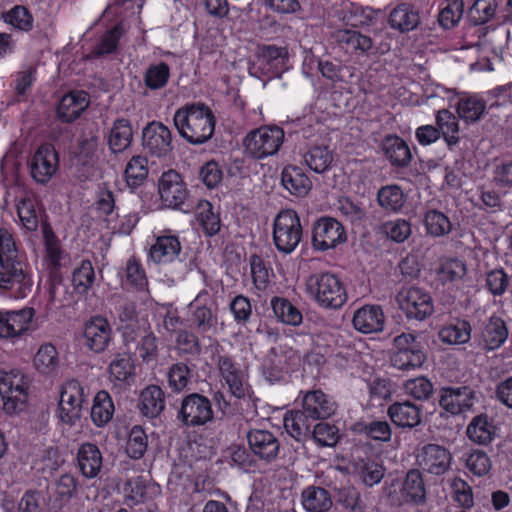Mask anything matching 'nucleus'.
Listing matches in <instances>:
<instances>
[{
  "label": "nucleus",
  "instance_id": "f257e3e1",
  "mask_svg": "<svg viewBox=\"0 0 512 512\" xmlns=\"http://www.w3.org/2000/svg\"><path fill=\"white\" fill-rule=\"evenodd\" d=\"M33 288L32 273L21 259L13 235L0 228V294L24 299Z\"/></svg>",
  "mask_w": 512,
  "mask_h": 512
},
{
  "label": "nucleus",
  "instance_id": "f03ea898",
  "mask_svg": "<svg viewBox=\"0 0 512 512\" xmlns=\"http://www.w3.org/2000/svg\"><path fill=\"white\" fill-rule=\"evenodd\" d=\"M179 135L192 145H201L214 134L216 119L204 103L186 104L176 110L173 117Z\"/></svg>",
  "mask_w": 512,
  "mask_h": 512
},
{
  "label": "nucleus",
  "instance_id": "7ed1b4c3",
  "mask_svg": "<svg viewBox=\"0 0 512 512\" xmlns=\"http://www.w3.org/2000/svg\"><path fill=\"white\" fill-rule=\"evenodd\" d=\"M306 291L322 308L338 309L347 301V293L341 279L331 272H316L306 279Z\"/></svg>",
  "mask_w": 512,
  "mask_h": 512
},
{
  "label": "nucleus",
  "instance_id": "20e7f679",
  "mask_svg": "<svg viewBox=\"0 0 512 512\" xmlns=\"http://www.w3.org/2000/svg\"><path fill=\"white\" fill-rule=\"evenodd\" d=\"M218 369L221 382L227 386L230 397L236 400L252 403L255 409L256 398L248 381V374L234 358L228 354H217L213 358Z\"/></svg>",
  "mask_w": 512,
  "mask_h": 512
},
{
  "label": "nucleus",
  "instance_id": "39448f33",
  "mask_svg": "<svg viewBox=\"0 0 512 512\" xmlns=\"http://www.w3.org/2000/svg\"><path fill=\"white\" fill-rule=\"evenodd\" d=\"M303 238V228L296 211L281 210L273 222V242L280 253L291 254Z\"/></svg>",
  "mask_w": 512,
  "mask_h": 512
},
{
  "label": "nucleus",
  "instance_id": "423d86ee",
  "mask_svg": "<svg viewBox=\"0 0 512 512\" xmlns=\"http://www.w3.org/2000/svg\"><path fill=\"white\" fill-rule=\"evenodd\" d=\"M284 140V131L278 126H262L250 131L244 138L245 152L254 159L275 155Z\"/></svg>",
  "mask_w": 512,
  "mask_h": 512
},
{
  "label": "nucleus",
  "instance_id": "0eeeda50",
  "mask_svg": "<svg viewBox=\"0 0 512 512\" xmlns=\"http://www.w3.org/2000/svg\"><path fill=\"white\" fill-rule=\"evenodd\" d=\"M176 418L187 428L204 426L214 419L212 401L197 392L187 394L181 399Z\"/></svg>",
  "mask_w": 512,
  "mask_h": 512
},
{
  "label": "nucleus",
  "instance_id": "6e6552de",
  "mask_svg": "<svg viewBox=\"0 0 512 512\" xmlns=\"http://www.w3.org/2000/svg\"><path fill=\"white\" fill-rule=\"evenodd\" d=\"M476 402L478 393L469 385L442 386L438 390L439 407L452 416L472 411Z\"/></svg>",
  "mask_w": 512,
  "mask_h": 512
},
{
  "label": "nucleus",
  "instance_id": "1a4fd4ad",
  "mask_svg": "<svg viewBox=\"0 0 512 512\" xmlns=\"http://www.w3.org/2000/svg\"><path fill=\"white\" fill-rule=\"evenodd\" d=\"M87 400L84 389L77 380L65 383L58 403V417L68 426H74L82 417L83 405Z\"/></svg>",
  "mask_w": 512,
  "mask_h": 512
},
{
  "label": "nucleus",
  "instance_id": "9d476101",
  "mask_svg": "<svg viewBox=\"0 0 512 512\" xmlns=\"http://www.w3.org/2000/svg\"><path fill=\"white\" fill-rule=\"evenodd\" d=\"M142 146L151 157H170L174 150L171 130L160 121L149 122L142 130Z\"/></svg>",
  "mask_w": 512,
  "mask_h": 512
},
{
  "label": "nucleus",
  "instance_id": "9b49d317",
  "mask_svg": "<svg viewBox=\"0 0 512 512\" xmlns=\"http://www.w3.org/2000/svg\"><path fill=\"white\" fill-rule=\"evenodd\" d=\"M162 201L169 207L189 213L194 204L188 199L187 190L181 176L174 170L162 174L158 184Z\"/></svg>",
  "mask_w": 512,
  "mask_h": 512
},
{
  "label": "nucleus",
  "instance_id": "f8f14e48",
  "mask_svg": "<svg viewBox=\"0 0 512 512\" xmlns=\"http://www.w3.org/2000/svg\"><path fill=\"white\" fill-rule=\"evenodd\" d=\"M28 381L20 372L6 374L0 379L3 409L8 414L23 410L28 398Z\"/></svg>",
  "mask_w": 512,
  "mask_h": 512
},
{
  "label": "nucleus",
  "instance_id": "ddd939ff",
  "mask_svg": "<svg viewBox=\"0 0 512 512\" xmlns=\"http://www.w3.org/2000/svg\"><path fill=\"white\" fill-rule=\"evenodd\" d=\"M397 301L408 319L423 321L434 311L431 295L418 287L401 290L397 295Z\"/></svg>",
  "mask_w": 512,
  "mask_h": 512
},
{
  "label": "nucleus",
  "instance_id": "4468645a",
  "mask_svg": "<svg viewBox=\"0 0 512 512\" xmlns=\"http://www.w3.org/2000/svg\"><path fill=\"white\" fill-rule=\"evenodd\" d=\"M256 63L250 68L252 75L259 70L269 78L280 77L286 69L288 61V51L285 47L276 45L258 46L256 52Z\"/></svg>",
  "mask_w": 512,
  "mask_h": 512
},
{
  "label": "nucleus",
  "instance_id": "2eb2a0df",
  "mask_svg": "<svg viewBox=\"0 0 512 512\" xmlns=\"http://www.w3.org/2000/svg\"><path fill=\"white\" fill-rule=\"evenodd\" d=\"M346 241L343 225L332 217H321L312 227V246L327 251Z\"/></svg>",
  "mask_w": 512,
  "mask_h": 512
},
{
  "label": "nucleus",
  "instance_id": "dca6fc26",
  "mask_svg": "<svg viewBox=\"0 0 512 512\" xmlns=\"http://www.w3.org/2000/svg\"><path fill=\"white\" fill-rule=\"evenodd\" d=\"M246 438L250 451L260 461L271 464L278 459L281 444L273 432L264 429H250Z\"/></svg>",
  "mask_w": 512,
  "mask_h": 512
},
{
  "label": "nucleus",
  "instance_id": "f3484780",
  "mask_svg": "<svg viewBox=\"0 0 512 512\" xmlns=\"http://www.w3.org/2000/svg\"><path fill=\"white\" fill-rule=\"evenodd\" d=\"M84 345L94 353H102L112 341V327L109 321L100 315L90 318L83 331Z\"/></svg>",
  "mask_w": 512,
  "mask_h": 512
},
{
  "label": "nucleus",
  "instance_id": "a211bd4d",
  "mask_svg": "<svg viewBox=\"0 0 512 512\" xmlns=\"http://www.w3.org/2000/svg\"><path fill=\"white\" fill-rule=\"evenodd\" d=\"M29 168L36 182L46 184L58 168V155L54 147L50 144L41 145L32 156Z\"/></svg>",
  "mask_w": 512,
  "mask_h": 512
},
{
  "label": "nucleus",
  "instance_id": "6ab92c4d",
  "mask_svg": "<svg viewBox=\"0 0 512 512\" xmlns=\"http://www.w3.org/2000/svg\"><path fill=\"white\" fill-rule=\"evenodd\" d=\"M212 304L208 292L204 290L189 305L192 325L200 334L216 329L218 319L216 312L212 310Z\"/></svg>",
  "mask_w": 512,
  "mask_h": 512
},
{
  "label": "nucleus",
  "instance_id": "aec40b11",
  "mask_svg": "<svg viewBox=\"0 0 512 512\" xmlns=\"http://www.w3.org/2000/svg\"><path fill=\"white\" fill-rule=\"evenodd\" d=\"M417 461L424 471L441 476L450 469L452 454L444 446L430 443L421 449Z\"/></svg>",
  "mask_w": 512,
  "mask_h": 512
},
{
  "label": "nucleus",
  "instance_id": "412c9836",
  "mask_svg": "<svg viewBox=\"0 0 512 512\" xmlns=\"http://www.w3.org/2000/svg\"><path fill=\"white\" fill-rule=\"evenodd\" d=\"M338 405L334 399L321 390L307 391L302 398V410L311 420H325L333 416Z\"/></svg>",
  "mask_w": 512,
  "mask_h": 512
},
{
  "label": "nucleus",
  "instance_id": "4be33fe9",
  "mask_svg": "<svg viewBox=\"0 0 512 512\" xmlns=\"http://www.w3.org/2000/svg\"><path fill=\"white\" fill-rule=\"evenodd\" d=\"M509 330L505 320L493 314L485 319L480 328V345L485 351H494L500 348L507 340Z\"/></svg>",
  "mask_w": 512,
  "mask_h": 512
},
{
  "label": "nucleus",
  "instance_id": "5701e85b",
  "mask_svg": "<svg viewBox=\"0 0 512 512\" xmlns=\"http://www.w3.org/2000/svg\"><path fill=\"white\" fill-rule=\"evenodd\" d=\"M35 315L34 308L0 312V338H14L28 330Z\"/></svg>",
  "mask_w": 512,
  "mask_h": 512
},
{
  "label": "nucleus",
  "instance_id": "b1692460",
  "mask_svg": "<svg viewBox=\"0 0 512 512\" xmlns=\"http://www.w3.org/2000/svg\"><path fill=\"white\" fill-rule=\"evenodd\" d=\"M351 430L369 442L378 444L389 443L393 436L390 423L383 419H361L352 425Z\"/></svg>",
  "mask_w": 512,
  "mask_h": 512
},
{
  "label": "nucleus",
  "instance_id": "393cba45",
  "mask_svg": "<svg viewBox=\"0 0 512 512\" xmlns=\"http://www.w3.org/2000/svg\"><path fill=\"white\" fill-rule=\"evenodd\" d=\"M89 106L88 93L76 90L64 95L57 107L58 118L65 123H71Z\"/></svg>",
  "mask_w": 512,
  "mask_h": 512
},
{
  "label": "nucleus",
  "instance_id": "a878e982",
  "mask_svg": "<svg viewBox=\"0 0 512 512\" xmlns=\"http://www.w3.org/2000/svg\"><path fill=\"white\" fill-rule=\"evenodd\" d=\"M387 415L395 426L402 429H413L421 423L420 407L410 401L391 404Z\"/></svg>",
  "mask_w": 512,
  "mask_h": 512
},
{
  "label": "nucleus",
  "instance_id": "bb28decb",
  "mask_svg": "<svg viewBox=\"0 0 512 512\" xmlns=\"http://www.w3.org/2000/svg\"><path fill=\"white\" fill-rule=\"evenodd\" d=\"M384 313L379 305H365L354 313L353 326L356 330L369 334L382 331Z\"/></svg>",
  "mask_w": 512,
  "mask_h": 512
},
{
  "label": "nucleus",
  "instance_id": "cd10ccee",
  "mask_svg": "<svg viewBox=\"0 0 512 512\" xmlns=\"http://www.w3.org/2000/svg\"><path fill=\"white\" fill-rule=\"evenodd\" d=\"M281 183L291 195L296 197L306 196L312 188V181L302 168L295 165H287L283 168Z\"/></svg>",
  "mask_w": 512,
  "mask_h": 512
},
{
  "label": "nucleus",
  "instance_id": "c85d7f7f",
  "mask_svg": "<svg viewBox=\"0 0 512 512\" xmlns=\"http://www.w3.org/2000/svg\"><path fill=\"white\" fill-rule=\"evenodd\" d=\"M78 466L86 478L96 477L102 468L103 458L96 444L86 442L80 445L77 452Z\"/></svg>",
  "mask_w": 512,
  "mask_h": 512
},
{
  "label": "nucleus",
  "instance_id": "c756f323",
  "mask_svg": "<svg viewBox=\"0 0 512 512\" xmlns=\"http://www.w3.org/2000/svg\"><path fill=\"white\" fill-rule=\"evenodd\" d=\"M181 244L175 235H162L157 237L150 248V257L155 263H172L180 256Z\"/></svg>",
  "mask_w": 512,
  "mask_h": 512
},
{
  "label": "nucleus",
  "instance_id": "7c9ffc66",
  "mask_svg": "<svg viewBox=\"0 0 512 512\" xmlns=\"http://www.w3.org/2000/svg\"><path fill=\"white\" fill-rule=\"evenodd\" d=\"M382 150L392 166L404 168L412 160L409 146L397 135H387L383 139Z\"/></svg>",
  "mask_w": 512,
  "mask_h": 512
},
{
  "label": "nucleus",
  "instance_id": "2f4dec72",
  "mask_svg": "<svg viewBox=\"0 0 512 512\" xmlns=\"http://www.w3.org/2000/svg\"><path fill=\"white\" fill-rule=\"evenodd\" d=\"M388 23L401 33L410 32L420 24L419 12L411 4H399L390 12Z\"/></svg>",
  "mask_w": 512,
  "mask_h": 512
},
{
  "label": "nucleus",
  "instance_id": "473e14b6",
  "mask_svg": "<svg viewBox=\"0 0 512 512\" xmlns=\"http://www.w3.org/2000/svg\"><path fill=\"white\" fill-rule=\"evenodd\" d=\"M401 493L406 502L422 505L426 502V486L423 473L419 469H410L404 478Z\"/></svg>",
  "mask_w": 512,
  "mask_h": 512
},
{
  "label": "nucleus",
  "instance_id": "72a5a7b5",
  "mask_svg": "<svg viewBox=\"0 0 512 512\" xmlns=\"http://www.w3.org/2000/svg\"><path fill=\"white\" fill-rule=\"evenodd\" d=\"M435 122L446 145L453 151L460 142L458 117L448 109L437 111Z\"/></svg>",
  "mask_w": 512,
  "mask_h": 512
},
{
  "label": "nucleus",
  "instance_id": "f704fd0d",
  "mask_svg": "<svg viewBox=\"0 0 512 512\" xmlns=\"http://www.w3.org/2000/svg\"><path fill=\"white\" fill-rule=\"evenodd\" d=\"M311 418L303 410H292L285 414L283 423L286 432L298 442H304L311 435Z\"/></svg>",
  "mask_w": 512,
  "mask_h": 512
},
{
  "label": "nucleus",
  "instance_id": "c9c22d12",
  "mask_svg": "<svg viewBox=\"0 0 512 512\" xmlns=\"http://www.w3.org/2000/svg\"><path fill=\"white\" fill-rule=\"evenodd\" d=\"M164 408L165 394L159 386L150 385L141 392L139 409L143 416L155 418Z\"/></svg>",
  "mask_w": 512,
  "mask_h": 512
},
{
  "label": "nucleus",
  "instance_id": "e433bc0d",
  "mask_svg": "<svg viewBox=\"0 0 512 512\" xmlns=\"http://www.w3.org/2000/svg\"><path fill=\"white\" fill-rule=\"evenodd\" d=\"M99 144V131L95 125L83 129L78 139L77 159L82 165H92Z\"/></svg>",
  "mask_w": 512,
  "mask_h": 512
},
{
  "label": "nucleus",
  "instance_id": "4c0bfd02",
  "mask_svg": "<svg viewBox=\"0 0 512 512\" xmlns=\"http://www.w3.org/2000/svg\"><path fill=\"white\" fill-rule=\"evenodd\" d=\"M133 129L128 119L119 118L113 122L110 129L108 145L113 153L125 151L132 143Z\"/></svg>",
  "mask_w": 512,
  "mask_h": 512
},
{
  "label": "nucleus",
  "instance_id": "58836bf2",
  "mask_svg": "<svg viewBox=\"0 0 512 512\" xmlns=\"http://www.w3.org/2000/svg\"><path fill=\"white\" fill-rule=\"evenodd\" d=\"M282 347H272L262 364V373L269 382H278L283 378L286 369V353Z\"/></svg>",
  "mask_w": 512,
  "mask_h": 512
},
{
  "label": "nucleus",
  "instance_id": "ea45409f",
  "mask_svg": "<svg viewBox=\"0 0 512 512\" xmlns=\"http://www.w3.org/2000/svg\"><path fill=\"white\" fill-rule=\"evenodd\" d=\"M377 203L387 213H398L406 203V195L396 184L382 186L377 191Z\"/></svg>",
  "mask_w": 512,
  "mask_h": 512
},
{
  "label": "nucleus",
  "instance_id": "a19ab883",
  "mask_svg": "<svg viewBox=\"0 0 512 512\" xmlns=\"http://www.w3.org/2000/svg\"><path fill=\"white\" fill-rule=\"evenodd\" d=\"M301 499L303 507L308 512H327L333 504L330 493L319 486L305 488Z\"/></svg>",
  "mask_w": 512,
  "mask_h": 512
},
{
  "label": "nucleus",
  "instance_id": "79ce46f5",
  "mask_svg": "<svg viewBox=\"0 0 512 512\" xmlns=\"http://www.w3.org/2000/svg\"><path fill=\"white\" fill-rule=\"evenodd\" d=\"M336 40L342 48L351 53L364 54L373 46V41L369 36L352 29L337 31Z\"/></svg>",
  "mask_w": 512,
  "mask_h": 512
},
{
  "label": "nucleus",
  "instance_id": "37998d69",
  "mask_svg": "<svg viewBox=\"0 0 512 512\" xmlns=\"http://www.w3.org/2000/svg\"><path fill=\"white\" fill-rule=\"evenodd\" d=\"M354 472L362 483L372 487L381 482L385 475V468L380 463L370 458L358 459L354 462Z\"/></svg>",
  "mask_w": 512,
  "mask_h": 512
},
{
  "label": "nucleus",
  "instance_id": "c03bdc74",
  "mask_svg": "<svg viewBox=\"0 0 512 512\" xmlns=\"http://www.w3.org/2000/svg\"><path fill=\"white\" fill-rule=\"evenodd\" d=\"M458 117L466 124H473L482 119L486 112V103L478 96L461 98L456 108Z\"/></svg>",
  "mask_w": 512,
  "mask_h": 512
},
{
  "label": "nucleus",
  "instance_id": "a18cd8bd",
  "mask_svg": "<svg viewBox=\"0 0 512 512\" xmlns=\"http://www.w3.org/2000/svg\"><path fill=\"white\" fill-rule=\"evenodd\" d=\"M114 404L111 396L105 390L99 391L91 407V419L95 426L104 427L112 419Z\"/></svg>",
  "mask_w": 512,
  "mask_h": 512
},
{
  "label": "nucleus",
  "instance_id": "49530a36",
  "mask_svg": "<svg viewBox=\"0 0 512 512\" xmlns=\"http://www.w3.org/2000/svg\"><path fill=\"white\" fill-rule=\"evenodd\" d=\"M271 307L275 317L284 324L299 326L302 323V313L288 299L282 297H273Z\"/></svg>",
  "mask_w": 512,
  "mask_h": 512
},
{
  "label": "nucleus",
  "instance_id": "de8ad7c7",
  "mask_svg": "<svg viewBox=\"0 0 512 512\" xmlns=\"http://www.w3.org/2000/svg\"><path fill=\"white\" fill-rule=\"evenodd\" d=\"M471 330V325L467 320H457L454 324L442 327L438 332V337L445 344H464L470 340Z\"/></svg>",
  "mask_w": 512,
  "mask_h": 512
},
{
  "label": "nucleus",
  "instance_id": "09e8293b",
  "mask_svg": "<svg viewBox=\"0 0 512 512\" xmlns=\"http://www.w3.org/2000/svg\"><path fill=\"white\" fill-rule=\"evenodd\" d=\"M304 161L316 173H324L333 162V153L326 145H314L305 154Z\"/></svg>",
  "mask_w": 512,
  "mask_h": 512
},
{
  "label": "nucleus",
  "instance_id": "8fccbe9b",
  "mask_svg": "<svg viewBox=\"0 0 512 512\" xmlns=\"http://www.w3.org/2000/svg\"><path fill=\"white\" fill-rule=\"evenodd\" d=\"M466 434L470 440L478 444H487L492 440L494 426L488 416L480 414L472 419L467 426Z\"/></svg>",
  "mask_w": 512,
  "mask_h": 512
},
{
  "label": "nucleus",
  "instance_id": "3c124183",
  "mask_svg": "<svg viewBox=\"0 0 512 512\" xmlns=\"http://www.w3.org/2000/svg\"><path fill=\"white\" fill-rule=\"evenodd\" d=\"M195 209L196 218L205 234L216 235L220 230V218L213 212L212 204L207 200H200Z\"/></svg>",
  "mask_w": 512,
  "mask_h": 512
},
{
  "label": "nucleus",
  "instance_id": "603ef678",
  "mask_svg": "<svg viewBox=\"0 0 512 512\" xmlns=\"http://www.w3.org/2000/svg\"><path fill=\"white\" fill-rule=\"evenodd\" d=\"M335 500L349 512H365L367 505L354 486H343L335 491Z\"/></svg>",
  "mask_w": 512,
  "mask_h": 512
},
{
  "label": "nucleus",
  "instance_id": "864d4df0",
  "mask_svg": "<svg viewBox=\"0 0 512 512\" xmlns=\"http://www.w3.org/2000/svg\"><path fill=\"white\" fill-rule=\"evenodd\" d=\"M310 437L320 447H334L340 441L341 434L336 425L320 421L313 426Z\"/></svg>",
  "mask_w": 512,
  "mask_h": 512
},
{
  "label": "nucleus",
  "instance_id": "5fc2aeb1",
  "mask_svg": "<svg viewBox=\"0 0 512 512\" xmlns=\"http://www.w3.org/2000/svg\"><path fill=\"white\" fill-rule=\"evenodd\" d=\"M424 224L427 234L432 237H443L452 230V224L449 218L441 211L432 209L424 215Z\"/></svg>",
  "mask_w": 512,
  "mask_h": 512
},
{
  "label": "nucleus",
  "instance_id": "6e6d98bb",
  "mask_svg": "<svg viewBox=\"0 0 512 512\" xmlns=\"http://www.w3.org/2000/svg\"><path fill=\"white\" fill-rule=\"evenodd\" d=\"M462 459L469 472L478 477L487 475L492 468L490 457L486 452L480 449H474L464 453Z\"/></svg>",
  "mask_w": 512,
  "mask_h": 512
},
{
  "label": "nucleus",
  "instance_id": "4d7b16f0",
  "mask_svg": "<svg viewBox=\"0 0 512 512\" xmlns=\"http://www.w3.org/2000/svg\"><path fill=\"white\" fill-rule=\"evenodd\" d=\"M170 77V67L166 62L151 64L146 69L143 81L150 90H159L164 88Z\"/></svg>",
  "mask_w": 512,
  "mask_h": 512
},
{
  "label": "nucleus",
  "instance_id": "13d9d810",
  "mask_svg": "<svg viewBox=\"0 0 512 512\" xmlns=\"http://www.w3.org/2000/svg\"><path fill=\"white\" fill-rule=\"evenodd\" d=\"M148 448V436L145 433L144 429L135 425L131 428L127 443H126V453L127 455L134 460H139L143 458Z\"/></svg>",
  "mask_w": 512,
  "mask_h": 512
},
{
  "label": "nucleus",
  "instance_id": "bf43d9fd",
  "mask_svg": "<svg viewBox=\"0 0 512 512\" xmlns=\"http://www.w3.org/2000/svg\"><path fill=\"white\" fill-rule=\"evenodd\" d=\"M442 282H455L461 280L466 272V264L458 258H446L440 261L436 270Z\"/></svg>",
  "mask_w": 512,
  "mask_h": 512
},
{
  "label": "nucleus",
  "instance_id": "052dcab7",
  "mask_svg": "<svg viewBox=\"0 0 512 512\" xmlns=\"http://www.w3.org/2000/svg\"><path fill=\"white\" fill-rule=\"evenodd\" d=\"M147 174V159L142 156H133L124 172L126 183L131 189L139 187L146 179Z\"/></svg>",
  "mask_w": 512,
  "mask_h": 512
},
{
  "label": "nucleus",
  "instance_id": "680f3d73",
  "mask_svg": "<svg viewBox=\"0 0 512 512\" xmlns=\"http://www.w3.org/2000/svg\"><path fill=\"white\" fill-rule=\"evenodd\" d=\"M3 19L19 31L28 32L33 28L34 18L28 8L22 5H16L3 13Z\"/></svg>",
  "mask_w": 512,
  "mask_h": 512
},
{
  "label": "nucleus",
  "instance_id": "e2e57ef3",
  "mask_svg": "<svg viewBox=\"0 0 512 512\" xmlns=\"http://www.w3.org/2000/svg\"><path fill=\"white\" fill-rule=\"evenodd\" d=\"M95 280L94 268L90 260H82L80 266L75 268L72 274V283L75 290L80 293H86L93 285Z\"/></svg>",
  "mask_w": 512,
  "mask_h": 512
},
{
  "label": "nucleus",
  "instance_id": "0e129e2a",
  "mask_svg": "<svg viewBox=\"0 0 512 512\" xmlns=\"http://www.w3.org/2000/svg\"><path fill=\"white\" fill-rule=\"evenodd\" d=\"M425 360V353L417 350H412L409 353H406L404 350L401 352L394 351L390 358L392 366L403 371L420 368L424 364Z\"/></svg>",
  "mask_w": 512,
  "mask_h": 512
},
{
  "label": "nucleus",
  "instance_id": "69168bd1",
  "mask_svg": "<svg viewBox=\"0 0 512 512\" xmlns=\"http://www.w3.org/2000/svg\"><path fill=\"white\" fill-rule=\"evenodd\" d=\"M34 365L43 374L50 373L58 365V353L56 348L50 344L41 345L34 357Z\"/></svg>",
  "mask_w": 512,
  "mask_h": 512
},
{
  "label": "nucleus",
  "instance_id": "338daca9",
  "mask_svg": "<svg viewBox=\"0 0 512 512\" xmlns=\"http://www.w3.org/2000/svg\"><path fill=\"white\" fill-rule=\"evenodd\" d=\"M497 8L496 0H475L468 17L474 25H482L492 19Z\"/></svg>",
  "mask_w": 512,
  "mask_h": 512
},
{
  "label": "nucleus",
  "instance_id": "774afa93",
  "mask_svg": "<svg viewBox=\"0 0 512 512\" xmlns=\"http://www.w3.org/2000/svg\"><path fill=\"white\" fill-rule=\"evenodd\" d=\"M122 35V25H115L101 37L99 43L94 47L92 54L95 57H100L113 53L117 49L118 42Z\"/></svg>",
  "mask_w": 512,
  "mask_h": 512
}]
</instances>
